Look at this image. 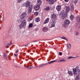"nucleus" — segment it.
<instances>
[{"label": "nucleus", "mask_w": 80, "mask_h": 80, "mask_svg": "<svg viewBox=\"0 0 80 80\" xmlns=\"http://www.w3.org/2000/svg\"><path fill=\"white\" fill-rule=\"evenodd\" d=\"M26 17H27L26 12H23L20 18L21 23L19 25L20 28H22L23 27L26 26V20H25Z\"/></svg>", "instance_id": "f257e3e1"}, {"label": "nucleus", "mask_w": 80, "mask_h": 80, "mask_svg": "<svg viewBox=\"0 0 80 80\" xmlns=\"http://www.w3.org/2000/svg\"><path fill=\"white\" fill-rule=\"evenodd\" d=\"M56 18L57 15L55 14H53L51 16V19H52L53 21H51V27H55V23H56V22H55V21L56 20Z\"/></svg>", "instance_id": "f03ea898"}, {"label": "nucleus", "mask_w": 80, "mask_h": 80, "mask_svg": "<svg viewBox=\"0 0 80 80\" xmlns=\"http://www.w3.org/2000/svg\"><path fill=\"white\" fill-rule=\"evenodd\" d=\"M70 10V8L68 7H67L66 8V12H63L61 18L63 19H65L66 17H67V13L68 12L69 10Z\"/></svg>", "instance_id": "7ed1b4c3"}, {"label": "nucleus", "mask_w": 80, "mask_h": 80, "mask_svg": "<svg viewBox=\"0 0 80 80\" xmlns=\"http://www.w3.org/2000/svg\"><path fill=\"white\" fill-rule=\"evenodd\" d=\"M79 67L78 66H77L76 68L73 69V72L74 75H79V73H78V68Z\"/></svg>", "instance_id": "20e7f679"}, {"label": "nucleus", "mask_w": 80, "mask_h": 80, "mask_svg": "<svg viewBox=\"0 0 80 80\" xmlns=\"http://www.w3.org/2000/svg\"><path fill=\"white\" fill-rule=\"evenodd\" d=\"M70 23V22L68 20H66L64 21V23L62 25L64 27L66 28L68 27L69 24Z\"/></svg>", "instance_id": "39448f33"}, {"label": "nucleus", "mask_w": 80, "mask_h": 80, "mask_svg": "<svg viewBox=\"0 0 80 80\" xmlns=\"http://www.w3.org/2000/svg\"><path fill=\"white\" fill-rule=\"evenodd\" d=\"M23 5L26 7L28 8L30 5V2L29 1H27L25 3L23 4Z\"/></svg>", "instance_id": "423d86ee"}, {"label": "nucleus", "mask_w": 80, "mask_h": 80, "mask_svg": "<svg viewBox=\"0 0 80 80\" xmlns=\"http://www.w3.org/2000/svg\"><path fill=\"white\" fill-rule=\"evenodd\" d=\"M40 5H37L36 6H35L34 7V9L36 10V11H37V10H38L40 8Z\"/></svg>", "instance_id": "0eeeda50"}, {"label": "nucleus", "mask_w": 80, "mask_h": 80, "mask_svg": "<svg viewBox=\"0 0 80 80\" xmlns=\"http://www.w3.org/2000/svg\"><path fill=\"white\" fill-rule=\"evenodd\" d=\"M32 5H31L28 8V13H30V12H32Z\"/></svg>", "instance_id": "6e6552de"}, {"label": "nucleus", "mask_w": 80, "mask_h": 80, "mask_svg": "<svg viewBox=\"0 0 80 80\" xmlns=\"http://www.w3.org/2000/svg\"><path fill=\"white\" fill-rule=\"evenodd\" d=\"M46 65H47V64H41L39 66H37L36 67V68H41V67H44V66H45Z\"/></svg>", "instance_id": "1a4fd4ad"}, {"label": "nucleus", "mask_w": 80, "mask_h": 80, "mask_svg": "<svg viewBox=\"0 0 80 80\" xmlns=\"http://www.w3.org/2000/svg\"><path fill=\"white\" fill-rule=\"evenodd\" d=\"M49 18H46V19L44 21L43 24H46V23H48V22H49Z\"/></svg>", "instance_id": "9d476101"}, {"label": "nucleus", "mask_w": 80, "mask_h": 80, "mask_svg": "<svg viewBox=\"0 0 80 80\" xmlns=\"http://www.w3.org/2000/svg\"><path fill=\"white\" fill-rule=\"evenodd\" d=\"M57 0H49V4H53L55 1H56Z\"/></svg>", "instance_id": "9b49d317"}, {"label": "nucleus", "mask_w": 80, "mask_h": 80, "mask_svg": "<svg viewBox=\"0 0 80 80\" xmlns=\"http://www.w3.org/2000/svg\"><path fill=\"white\" fill-rule=\"evenodd\" d=\"M42 1H41L40 0H38V5L40 6V5H42Z\"/></svg>", "instance_id": "f8f14e48"}, {"label": "nucleus", "mask_w": 80, "mask_h": 80, "mask_svg": "<svg viewBox=\"0 0 80 80\" xmlns=\"http://www.w3.org/2000/svg\"><path fill=\"white\" fill-rule=\"evenodd\" d=\"M56 9L58 11H60L61 9V6H58L56 7Z\"/></svg>", "instance_id": "ddd939ff"}, {"label": "nucleus", "mask_w": 80, "mask_h": 80, "mask_svg": "<svg viewBox=\"0 0 80 80\" xmlns=\"http://www.w3.org/2000/svg\"><path fill=\"white\" fill-rule=\"evenodd\" d=\"M26 68L27 69H32L33 68V67L32 66V65H30L28 64V66H27Z\"/></svg>", "instance_id": "4468645a"}, {"label": "nucleus", "mask_w": 80, "mask_h": 80, "mask_svg": "<svg viewBox=\"0 0 80 80\" xmlns=\"http://www.w3.org/2000/svg\"><path fill=\"white\" fill-rule=\"evenodd\" d=\"M42 30L44 32H47V30H48V28H44Z\"/></svg>", "instance_id": "2eb2a0df"}, {"label": "nucleus", "mask_w": 80, "mask_h": 80, "mask_svg": "<svg viewBox=\"0 0 80 80\" xmlns=\"http://www.w3.org/2000/svg\"><path fill=\"white\" fill-rule=\"evenodd\" d=\"M4 58L6 60H7L8 58V57H7V54L6 53H4Z\"/></svg>", "instance_id": "dca6fc26"}, {"label": "nucleus", "mask_w": 80, "mask_h": 80, "mask_svg": "<svg viewBox=\"0 0 80 80\" xmlns=\"http://www.w3.org/2000/svg\"><path fill=\"white\" fill-rule=\"evenodd\" d=\"M40 18H37L35 19V21L36 22H38L40 21Z\"/></svg>", "instance_id": "f3484780"}, {"label": "nucleus", "mask_w": 80, "mask_h": 80, "mask_svg": "<svg viewBox=\"0 0 80 80\" xmlns=\"http://www.w3.org/2000/svg\"><path fill=\"white\" fill-rule=\"evenodd\" d=\"M68 73L70 76L73 75V72L71 71H68Z\"/></svg>", "instance_id": "a211bd4d"}, {"label": "nucleus", "mask_w": 80, "mask_h": 80, "mask_svg": "<svg viewBox=\"0 0 80 80\" xmlns=\"http://www.w3.org/2000/svg\"><path fill=\"white\" fill-rule=\"evenodd\" d=\"M76 19L78 22H80V17L78 16L76 18Z\"/></svg>", "instance_id": "6ab92c4d"}, {"label": "nucleus", "mask_w": 80, "mask_h": 80, "mask_svg": "<svg viewBox=\"0 0 80 80\" xmlns=\"http://www.w3.org/2000/svg\"><path fill=\"white\" fill-rule=\"evenodd\" d=\"M70 18L72 20H73L74 19V16L73 15H71L70 16Z\"/></svg>", "instance_id": "aec40b11"}, {"label": "nucleus", "mask_w": 80, "mask_h": 80, "mask_svg": "<svg viewBox=\"0 0 80 80\" xmlns=\"http://www.w3.org/2000/svg\"><path fill=\"white\" fill-rule=\"evenodd\" d=\"M57 62L56 60L52 61L51 62H48V63L49 64H50V63H54V62Z\"/></svg>", "instance_id": "412c9836"}, {"label": "nucleus", "mask_w": 80, "mask_h": 80, "mask_svg": "<svg viewBox=\"0 0 80 80\" xmlns=\"http://www.w3.org/2000/svg\"><path fill=\"white\" fill-rule=\"evenodd\" d=\"M66 62V60L65 59H61L58 61V62Z\"/></svg>", "instance_id": "4be33fe9"}, {"label": "nucleus", "mask_w": 80, "mask_h": 80, "mask_svg": "<svg viewBox=\"0 0 80 80\" xmlns=\"http://www.w3.org/2000/svg\"><path fill=\"white\" fill-rule=\"evenodd\" d=\"M45 10H46V11H48L50 10V7H46L45 9Z\"/></svg>", "instance_id": "5701e85b"}, {"label": "nucleus", "mask_w": 80, "mask_h": 80, "mask_svg": "<svg viewBox=\"0 0 80 80\" xmlns=\"http://www.w3.org/2000/svg\"><path fill=\"white\" fill-rule=\"evenodd\" d=\"M68 49H70L71 48V45L70 44L68 45Z\"/></svg>", "instance_id": "b1692460"}, {"label": "nucleus", "mask_w": 80, "mask_h": 80, "mask_svg": "<svg viewBox=\"0 0 80 80\" xmlns=\"http://www.w3.org/2000/svg\"><path fill=\"white\" fill-rule=\"evenodd\" d=\"M33 27V24L32 23H30L28 26L29 28H32Z\"/></svg>", "instance_id": "393cba45"}, {"label": "nucleus", "mask_w": 80, "mask_h": 80, "mask_svg": "<svg viewBox=\"0 0 80 80\" xmlns=\"http://www.w3.org/2000/svg\"><path fill=\"white\" fill-rule=\"evenodd\" d=\"M11 45H12V43H8V44H7L6 45L7 48H8L9 47H10V46Z\"/></svg>", "instance_id": "a878e982"}, {"label": "nucleus", "mask_w": 80, "mask_h": 80, "mask_svg": "<svg viewBox=\"0 0 80 80\" xmlns=\"http://www.w3.org/2000/svg\"><path fill=\"white\" fill-rule=\"evenodd\" d=\"M61 38H62V39H64V40H68V39H67V38L65 37H62Z\"/></svg>", "instance_id": "bb28decb"}, {"label": "nucleus", "mask_w": 80, "mask_h": 80, "mask_svg": "<svg viewBox=\"0 0 80 80\" xmlns=\"http://www.w3.org/2000/svg\"><path fill=\"white\" fill-rule=\"evenodd\" d=\"M35 15H38V12H36L34 13Z\"/></svg>", "instance_id": "cd10ccee"}, {"label": "nucleus", "mask_w": 80, "mask_h": 80, "mask_svg": "<svg viewBox=\"0 0 80 80\" xmlns=\"http://www.w3.org/2000/svg\"><path fill=\"white\" fill-rule=\"evenodd\" d=\"M32 20V18H29L28 19V22H30V21H31V20Z\"/></svg>", "instance_id": "c85d7f7f"}, {"label": "nucleus", "mask_w": 80, "mask_h": 80, "mask_svg": "<svg viewBox=\"0 0 80 80\" xmlns=\"http://www.w3.org/2000/svg\"><path fill=\"white\" fill-rule=\"evenodd\" d=\"M74 58L73 57H69L68 58V59H70V58Z\"/></svg>", "instance_id": "c756f323"}, {"label": "nucleus", "mask_w": 80, "mask_h": 80, "mask_svg": "<svg viewBox=\"0 0 80 80\" xmlns=\"http://www.w3.org/2000/svg\"><path fill=\"white\" fill-rule=\"evenodd\" d=\"M74 3H75V4H76L77 3V0H75L74 2Z\"/></svg>", "instance_id": "7c9ffc66"}, {"label": "nucleus", "mask_w": 80, "mask_h": 80, "mask_svg": "<svg viewBox=\"0 0 80 80\" xmlns=\"http://www.w3.org/2000/svg\"><path fill=\"white\" fill-rule=\"evenodd\" d=\"M14 55L15 56L16 58H17V56H18V54H16L15 53Z\"/></svg>", "instance_id": "2f4dec72"}, {"label": "nucleus", "mask_w": 80, "mask_h": 80, "mask_svg": "<svg viewBox=\"0 0 80 80\" xmlns=\"http://www.w3.org/2000/svg\"><path fill=\"white\" fill-rule=\"evenodd\" d=\"M23 0H18V2L20 3V2H21V1H22Z\"/></svg>", "instance_id": "473e14b6"}, {"label": "nucleus", "mask_w": 80, "mask_h": 80, "mask_svg": "<svg viewBox=\"0 0 80 80\" xmlns=\"http://www.w3.org/2000/svg\"><path fill=\"white\" fill-rule=\"evenodd\" d=\"M78 72L79 73V75H80V69H79V68H78Z\"/></svg>", "instance_id": "72a5a7b5"}, {"label": "nucleus", "mask_w": 80, "mask_h": 80, "mask_svg": "<svg viewBox=\"0 0 80 80\" xmlns=\"http://www.w3.org/2000/svg\"><path fill=\"white\" fill-rule=\"evenodd\" d=\"M62 55V53L61 52H59V55Z\"/></svg>", "instance_id": "f704fd0d"}, {"label": "nucleus", "mask_w": 80, "mask_h": 80, "mask_svg": "<svg viewBox=\"0 0 80 80\" xmlns=\"http://www.w3.org/2000/svg\"><path fill=\"white\" fill-rule=\"evenodd\" d=\"M71 9L72 10H73L74 9V8L73 7V6H72V7H71Z\"/></svg>", "instance_id": "c9c22d12"}, {"label": "nucleus", "mask_w": 80, "mask_h": 80, "mask_svg": "<svg viewBox=\"0 0 80 80\" xmlns=\"http://www.w3.org/2000/svg\"><path fill=\"white\" fill-rule=\"evenodd\" d=\"M78 34H79L78 32H76V35H78Z\"/></svg>", "instance_id": "e433bc0d"}, {"label": "nucleus", "mask_w": 80, "mask_h": 80, "mask_svg": "<svg viewBox=\"0 0 80 80\" xmlns=\"http://www.w3.org/2000/svg\"><path fill=\"white\" fill-rule=\"evenodd\" d=\"M18 50L17 49V50H16V53H18Z\"/></svg>", "instance_id": "4c0bfd02"}, {"label": "nucleus", "mask_w": 80, "mask_h": 80, "mask_svg": "<svg viewBox=\"0 0 80 80\" xmlns=\"http://www.w3.org/2000/svg\"><path fill=\"white\" fill-rule=\"evenodd\" d=\"M64 1L66 2H68V0H65Z\"/></svg>", "instance_id": "58836bf2"}, {"label": "nucleus", "mask_w": 80, "mask_h": 80, "mask_svg": "<svg viewBox=\"0 0 80 80\" xmlns=\"http://www.w3.org/2000/svg\"><path fill=\"white\" fill-rule=\"evenodd\" d=\"M78 77L76 78V80H78Z\"/></svg>", "instance_id": "ea45409f"}, {"label": "nucleus", "mask_w": 80, "mask_h": 80, "mask_svg": "<svg viewBox=\"0 0 80 80\" xmlns=\"http://www.w3.org/2000/svg\"><path fill=\"white\" fill-rule=\"evenodd\" d=\"M28 46V44L27 45H25V47H27Z\"/></svg>", "instance_id": "a19ab883"}, {"label": "nucleus", "mask_w": 80, "mask_h": 80, "mask_svg": "<svg viewBox=\"0 0 80 80\" xmlns=\"http://www.w3.org/2000/svg\"><path fill=\"white\" fill-rule=\"evenodd\" d=\"M36 41H34V42H35Z\"/></svg>", "instance_id": "79ce46f5"}]
</instances>
